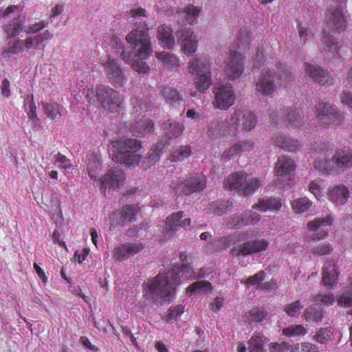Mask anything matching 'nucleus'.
<instances>
[{
	"label": "nucleus",
	"mask_w": 352,
	"mask_h": 352,
	"mask_svg": "<svg viewBox=\"0 0 352 352\" xmlns=\"http://www.w3.org/2000/svg\"><path fill=\"white\" fill-rule=\"evenodd\" d=\"M144 246L139 243H124L116 247L113 251V257L118 261H122L142 252Z\"/></svg>",
	"instance_id": "obj_22"
},
{
	"label": "nucleus",
	"mask_w": 352,
	"mask_h": 352,
	"mask_svg": "<svg viewBox=\"0 0 352 352\" xmlns=\"http://www.w3.org/2000/svg\"><path fill=\"white\" fill-rule=\"evenodd\" d=\"M265 342L260 334L254 333L248 341L250 352H263Z\"/></svg>",
	"instance_id": "obj_42"
},
{
	"label": "nucleus",
	"mask_w": 352,
	"mask_h": 352,
	"mask_svg": "<svg viewBox=\"0 0 352 352\" xmlns=\"http://www.w3.org/2000/svg\"><path fill=\"white\" fill-rule=\"evenodd\" d=\"M276 145L287 152H295L300 148L298 140L289 138L283 135H278L274 139Z\"/></svg>",
	"instance_id": "obj_34"
},
{
	"label": "nucleus",
	"mask_w": 352,
	"mask_h": 352,
	"mask_svg": "<svg viewBox=\"0 0 352 352\" xmlns=\"http://www.w3.org/2000/svg\"><path fill=\"white\" fill-rule=\"evenodd\" d=\"M112 146L115 148L112 157L113 161L129 166L140 162V151L142 148L140 141L132 138L116 140L112 142Z\"/></svg>",
	"instance_id": "obj_5"
},
{
	"label": "nucleus",
	"mask_w": 352,
	"mask_h": 352,
	"mask_svg": "<svg viewBox=\"0 0 352 352\" xmlns=\"http://www.w3.org/2000/svg\"><path fill=\"white\" fill-rule=\"evenodd\" d=\"M87 169L89 177L94 181H97L99 175L98 170L101 169L100 162L96 160L89 161Z\"/></svg>",
	"instance_id": "obj_55"
},
{
	"label": "nucleus",
	"mask_w": 352,
	"mask_h": 352,
	"mask_svg": "<svg viewBox=\"0 0 352 352\" xmlns=\"http://www.w3.org/2000/svg\"><path fill=\"white\" fill-rule=\"evenodd\" d=\"M188 71L191 74H197L194 82L197 90L204 93L212 85L210 63L206 57L194 58L188 63Z\"/></svg>",
	"instance_id": "obj_8"
},
{
	"label": "nucleus",
	"mask_w": 352,
	"mask_h": 352,
	"mask_svg": "<svg viewBox=\"0 0 352 352\" xmlns=\"http://www.w3.org/2000/svg\"><path fill=\"white\" fill-rule=\"evenodd\" d=\"M322 41L327 47V49L324 48V52L328 50L332 54H340V49L338 48V41L334 36L329 34H324L322 38Z\"/></svg>",
	"instance_id": "obj_46"
},
{
	"label": "nucleus",
	"mask_w": 352,
	"mask_h": 352,
	"mask_svg": "<svg viewBox=\"0 0 352 352\" xmlns=\"http://www.w3.org/2000/svg\"><path fill=\"white\" fill-rule=\"evenodd\" d=\"M257 123L256 116L249 111H237L231 118V124L241 130L250 131Z\"/></svg>",
	"instance_id": "obj_20"
},
{
	"label": "nucleus",
	"mask_w": 352,
	"mask_h": 352,
	"mask_svg": "<svg viewBox=\"0 0 352 352\" xmlns=\"http://www.w3.org/2000/svg\"><path fill=\"white\" fill-rule=\"evenodd\" d=\"M282 206V201L278 198H268L259 199L257 204L253 205L254 209L261 212L272 211L276 212Z\"/></svg>",
	"instance_id": "obj_30"
},
{
	"label": "nucleus",
	"mask_w": 352,
	"mask_h": 352,
	"mask_svg": "<svg viewBox=\"0 0 352 352\" xmlns=\"http://www.w3.org/2000/svg\"><path fill=\"white\" fill-rule=\"evenodd\" d=\"M124 179V173L120 170H109L102 177L98 179L100 190L105 192L107 189L119 188Z\"/></svg>",
	"instance_id": "obj_21"
},
{
	"label": "nucleus",
	"mask_w": 352,
	"mask_h": 352,
	"mask_svg": "<svg viewBox=\"0 0 352 352\" xmlns=\"http://www.w3.org/2000/svg\"><path fill=\"white\" fill-rule=\"evenodd\" d=\"M175 35L177 38V43L184 54L189 56L196 52L198 40L190 28H181L175 32Z\"/></svg>",
	"instance_id": "obj_15"
},
{
	"label": "nucleus",
	"mask_w": 352,
	"mask_h": 352,
	"mask_svg": "<svg viewBox=\"0 0 352 352\" xmlns=\"http://www.w3.org/2000/svg\"><path fill=\"white\" fill-rule=\"evenodd\" d=\"M182 264L174 265L170 270L160 272L154 277L148 280L143 288L144 297L153 302H160L164 305L170 302L174 298L176 287L180 279L190 280L204 277L202 269L199 274H196L190 266L192 261V257H188L184 252L179 253Z\"/></svg>",
	"instance_id": "obj_1"
},
{
	"label": "nucleus",
	"mask_w": 352,
	"mask_h": 352,
	"mask_svg": "<svg viewBox=\"0 0 352 352\" xmlns=\"http://www.w3.org/2000/svg\"><path fill=\"white\" fill-rule=\"evenodd\" d=\"M166 146V143L162 141L153 144L142 161V167L147 169L157 164Z\"/></svg>",
	"instance_id": "obj_27"
},
{
	"label": "nucleus",
	"mask_w": 352,
	"mask_h": 352,
	"mask_svg": "<svg viewBox=\"0 0 352 352\" xmlns=\"http://www.w3.org/2000/svg\"><path fill=\"white\" fill-rule=\"evenodd\" d=\"M239 155L237 149L234 144L228 149L225 150L221 155V161L222 162H228L232 160L236 155Z\"/></svg>",
	"instance_id": "obj_62"
},
{
	"label": "nucleus",
	"mask_w": 352,
	"mask_h": 352,
	"mask_svg": "<svg viewBox=\"0 0 352 352\" xmlns=\"http://www.w3.org/2000/svg\"><path fill=\"white\" fill-rule=\"evenodd\" d=\"M323 181L320 179L311 181L309 184V190L315 196L317 199H320L322 196Z\"/></svg>",
	"instance_id": "obj_54"
},
{
	"label": "nucleus",
	"mask_w": 352,
	"mask_h": 352,
	"mask_svg": "<svg viewBox=\"0 0 352 352\" xmlns=\"http://www.w3.org/2000/svg\"><path fill=\"white\" fill-rule=\"evenodd\" d=\"M275 89V82L272 72L263 69L261 78L256 82V90L263 96L272 95Z\"/></svg>",
	"instance_id": "obj_24"
},
{
	"label": "nucleus",
	"mask_w": 352,
	"mask_h": 352,
	"mask_svg": "<svg viewBox=\"0 0 352 352\" xmlns=\"http://www.w3.org/2000/svg\"><path fill=\"white\" fill-rule=\"evenodd\" d=\"M53 35L48 30L36 34L32 38L23 41V47L27 50L33 48L34 50L43 51L47 43L52 38Z\"/></svg>",
	"instance_id": "obj_26"
},
{
	"label": "nucleus",
	"mask_w": 352,
	"mask_h": 352,
	"mask_svg": "<svg viewBox=\"0 0 352 352\" xmlns=\"http://www.w3.org/2000/svg\"><path fill=\"white\" fill-rule=\"evenodd\" d=\"M149 30L145 21H137L135 28L125 36L126 41L135 52V56L140 58L134 60L131 64L132 69L139 74H145L150 71V67L144 60L153 54Z\"/></svg>",
	"instance_id": "obj_2"
},
{
	"label": "nucleus",
	"mask_w": 352,
	"mask_h": 352,
	"mask_svg": "<svg viewBox=\"0 0 352 352\" xmlns=\"http://www.w3.org/2000/svg\"><path fill=\"white\" fill-rule=\"evenodd\" d=\"M191 148L189 146H181L174 151L170 157V160L173 162H181L190 156Z\"/></svg>",
	"instance_id": "obj_41"
},
{
	"label": "nucleus",
	"mask_w": 352,
	"mask_h": 352,
	"mask_svg": "<svg viewBox=\"0 0 352 352\" xmlns=\"http://www.w3.org/2000/svg\"><path fill=\"white\" fill-rule=\"evenodd\" d=\"M333 338V332L331 327L320 328L314 336V340L320 344H326Z\"/></svg>",
	"instance_id": "obj_47"
},
{
	"label": "nucleus",
	"mask_w": 352,
	"mask_h": 352,
	"mask_svg": "<svg viewBox=\"0 0 352 352\" xmlns=\"http://www.w3.org/2000/svg\"><path fill=\"white\" fill-rule=\"evenodd\" d=\"M249 232H239L228 236H222L208 244V247L213 252H218L230 248V254L234 256H248L263 252L267 250L269 243L265 239H256L247 241L234 247L236 243H241L248 239Z\"/></svg>",
	"instance_id": "obj_3"
},
{
	"label": "nucleus",
	"mask_w": 352,
	"mask_h": 352,
	"mask_svg": "<svg viewBox=\"0 0 352 352\" xmlns=\"http://www.w3.org/2000/svg\"><path fill=\"white\" fill-rule=\"evenodd\" d=\"M184 129L183 124L174 120L164 122L162 126L164 135L169 140L180 136L183 133Z\"/></svg>",
	"instance_id": "obj_32"
},
{
	"label": "nucleus",
	"mask_w": 352,
	"mask_h": 352,
	"mask_svg": "<svg viewBox=\"0 0 352 352\" xmlns=\"http://www.w3.org/2000/svg\"><path fill=\"white\" fill-rule=\"evenodd\" d=\"M332 223V217L327 215L324 217L317 218L307 223V228L310 231H316L322 226H329Z\"/></svg>",
	"instance_id": "obj_48"
},
{
	"label": "nucleus",
	"mask_w": 352,
	"mask_h": 352,
	"mask_svg": "<svg viewBox=\"0 0 352 352\" xmlns=\"http://www.w3.org/2000/svg\"><path fill=\"white\" fill-rule=\"evenodd\" d=\"M314 114L317 122L325 127L340 126L344 120V113L327 102L316 104Z\"/></svg>",
	"instance_id": "obj_9"
},
{
	"label": "nucleus",
	"mask_w": 352,
	"mask_h": 352,
	"mask_svg": "<svg viewBox=\"0 0 352 352\" xmlns=\"http://www.w3.org/2000/svg\"><path fill=\"white\" fill-rule=\"evenodd\" d=\"M307 333L305 327L301 324L291 325L283 329V334L287 337H294L305 335Z\"/></svg>",
	"instance_id": "obj_52"
},
{
	"label": "nucleus",
	"mask_w": 352,
	"mask_h": 352,
	"mask_svg": "<svg viewBox=\"0 0 352 352\" xmlns=\"http://www.w3.org/2000/svg\"><path fill=\"white\" fill-rule=\"evenodd\" d=\"M161 93L165 100L168 103H174L179 101L181 98L177 89L171 88L168 86L164 85L161 88Z\"/></svg>",
	"instance_id": "obj_43"
},
{
	"label": "nucleus",
	"mask_w": 352,
	"mask_h": 352,
	"mask_svg": "<svg viewBox=\"0 0 352 352\" xmlns=\"http://www.w3.org/2000/svg\"><path fill=\"white\" fill-rule=\"evenodd\" d=\"M207 178L203 174H193L185 180L172 182L170 188L177 196L188 195L203 190L206 186Z\"/></svg>",
	"instance_id": "obj_11"
},
{
	"label": "nucleus",
	"mask_w": 352,
	"mask_h": 352,
	"mask_svg": "<svg viewBox=\"0 0 352 352\" xmlns=\"http://www.w3.org/2000/svg\"><path fill=\"white\" fill-rule=\"evenodd\" d=\"M140 208L138 205H125L121 209L114 211L110 216V220L114 225L123 226L133 220Z\"/></svg>",
	"instance_id": "obj_19"
},
{
	"label": "nucleus",
	"mask_w": 352,
	"mask_h": 352,
	"mask_svg": "<svg viewBox=\"0 0 352 352\" xmlns=\"http://www.w3.org/2000/svg\"><path fill=\"white\" fill-rule=\"evenodd\" d=\"M43 111L47 118L51 120H58L66 113L64 107L57 102H47L44 104Z\"/></svg>",
	"instance_id": "obj_33"
},
{
	"label": "nucleus",
	"mask_w": 352,
	"mask_h": 352,
	"mask_svg": "<svg viewBox=\"0 0 352 352\" xmlns=\"http://www.w3.org/2000/svg\"><path fill=\"white\" fill-rule=\"evenodd\" d=\"M225 73L231 80L238 79L244 71V58L235 50H230L225 61Z\"/></svg>",
	"instance_id": "obj_14"
},
{
	"label": "nucleus",
	"mask_w": 352,
	"mask_h": 352,
	"mask_svg": "<svg viewBox=\"0 0 352 352\" xmlns=\"http://www.w3.org/2000/svg\"><path fill=\"white\" fill-rule=\"evenodd\" d=\"M212 289V285L208 280H198L190 285L186 291V294L188 296H191L195 292L203 291L204 292H209Z\"/></svg>",
	"instance_id": "obj_37"
},
{
	"label": "nucleus",
	"mask_w": 352,
	"mask_h": 352,
	"mask_svg": "<svg viewBox=\"0 0 352 352\" xmlns=\"http://www.w3.org/2000/svg\"><path fill=\"white\" fill-rule=\"evenodd\" d=\"M265 277V272L261 270L253 276L248 277L244 283L247 285H255L256 284L261 282Z\"/></svg>",
	"instance_id": "obj_63"
},
{
	"label": "nucleus",
	"mask_w": 352,
	"mask_h": 352,
	"mask_svg": "<svg viewBox=\"0 0 352 352\" xmlns=\"http://www.w3.org/2000/svg\"><path fill=\"white\" fill-rule=\"evenodd\" d=\"M306 73L314 81L320 85H329L332 84L333 79L329 73L326 72L317 65L305 63Z\"/></svg>",
	"instance_id": "obj_25"
},
{
	"label": "nucleus",
	"mask_w": 352,
	"mask_h": 352,
	"mask_svg": "<svg viewBox=\"0 0 352 352\" xmlns=\"http://www.w3.org/2000/svg\"><path fill=\"white\" fill-rule=\"evenodd\" d=\"M201 9L197 6H195L192 4L188 5L186 8H184L183 14L186 21L192 25L199 18L200 14Z\"/></svg>",
	"instance_id": "obj_39"
},
{
	"label": "nucleus",
	"mask_w": 352,
	"mask_h": 352,
	"mask_svg": "<svg viewBox=\"0 0 352 352\" xmlns=\"http://www.w3.org/2000/svg\"><path fill=\"white\" fill-rule=\"evenodd\" d=\"M226 124L222 121L215 120L210 122L208 128V135L217 139L225 134Z\"/></svg>",
	"instance_id": "obj_36"
},
{
	"label": "nucleus",
	"mask_w": 352,
	"mask_h": 352,
	"mask_svg": "<svg viewBox=\"0 0 352 352\" xmlns=\"http://www.w3.org/2000/svg\"><path fill=\"white\" fill-rule=\"evenodd\" d=\"M235 148L237 149V152L239 154L243 152H248L252 151L254 147V144L250 140H239L234 144Z\"/></svg>",
	"instance_id": "obj_58"
},
{
	"label": "nucleus",
	"mask_w": 352,
	"mask_h": 352,
	"mask_svg": "<svg viewBox=\"0 0 352 352\" xmlns=\"http://www.w3.org/2000/svg\"><path fill=\"white\" fill-rule=\"evenodd\" d=\"M226 226L230 229H239L243 228L241 214H234L230 216L227 219Z\"/></svg>",
	"instance_id": "obj_59"
},
{
	"label": "nucleus",
	"mask_w": 352,
	"mask_h": 352,
	"mask_svg": "<svg viewBox=\"0 0 352 352\" xmlns=\"http://www.w3.org/2000/svg\"><path fill=\"white\" fill-rule=\"evenodd\" d=\"M133 105L134 108L136 109V111H147L151 109V101L150 98H146L142 100H136L135 102L133 103Z\"/></svg>",
	"instance_id": "obj_64"
},
{
	"label": "nucleus",
	"mask_w": 352,
	"mask_h": 352,
	"mask_svg": "<svg viewBox=\"0 0 352 352\" xmlns=\"http://www.w3.org/2000/svg\"><path fill=\"white\" fill-rule=\"evenodd\" d=\"M303 316L306 321L318 323L324 318V311L316 305H311L305 309Z\"/></svg>",
	"instance_id": "obj_35"
},
{
	"label": "nucleus",
	"mask_w": 352,
	"mask_h": 352,
	"mask_svg": "<svg viewBox=\"0 0 352 352\" xmlns=\"http://www.w3.org/2000/svg\"><path fill=\"white\" fill-rule=\"evenodd\" d=\"M157 37L162 47L172 49L175 45V38L173 36L172 29L165 24L157 28Z\"/></svg>",
	"instance_id": "obj_28"
},
{
	"label": "nucleus",
	"mask_w": 352,
	"mask_h": 352,
	"mask_svg": "<svg viewBox=\"0 0 352 352\" xmlns=\"http://www.w3.org/2000/svg\"><path fill=\"white\" fill-rule=\"evenodd\" d=\"M338 305L343 307H349L352 306V291L346 292L340 294L337 298Z\"/></svg>",
	"instance_id": "obj_60"
},
{
	"label": "nucleus",
	"mask_w": 352,
	"mask_h": 352,
	"mask_svg": "<svg viewBox=\"0 0 352 352\" xmlns=\"http://www.w3.org/2000/svg\"><path fill=\"white\" fill-rule=\"evenodd\" d=\"M22 20L19 17L18 19H14L12 21L11 23L6 25L5 27V32L8 37L11 38L19 34L22 30Z\"/></svg>",
	"instance_id": "obj_44"
},
{
	"label": "nucleus",
	"mask_w": 352,
	"mask_h": 352,
	"mask_svg": "<svg viewBox=\"0 0 352 352\" xmlns=\"http://www.w3.org/2000/svg\"><path fill=\"white\" fill-rule=\"evenodd\" d=\"M314 151L318 156L314 160V166L320 172L332 175L336 168L337 170L343 171L352 166V151L337 152L333 155L329 142L316 143Z\"/></svg>",
	"instance_id": "obj_4"
},
{
	"label": "nucleus",
	"mask_w": 352,
	"mask_h": 352,
	"mask_svg": "<svg viewBox=\"0 0 352 352\" xmlns=\"http://www.w3.org/2000/svg\"><path fill=\"white\" fill-rule=\"evenodd\" d=\"M303 308L300 300L287 304L284 307V311L289 317L298 316L300 310Z\"/></svg>",
	"instance_id": "obj_51"
},
{
	"label": "nucleus",
	"mask_w": 352,
	"mask_h": 352,
	"mask_svg": "<svg viewBox=\"0 0 352 352\" xmlns=\"http://www.w3.org/2000/svg\"><path fill=\"white\" fill-rule=\"evenodd\" d=\"M296 169V164L293 160L285 156H280L276 164L274 171L276 175L283 177L289 175Z\"/></svg>",
	"instance_id": "obj_29"
},
{
	"label": "nucleus",
	"mask_w": 352,
	"mask_h": 352,
	"mask_svg": "<svg viewBox=\"0 0 352 352\" xmlns=\"http://www.w3.org/2000/svg\"><path fill=\"white\" fill-rule=\"evenodd\" d=\"M267 315V312L259 309H253L249 312L248 321L250 324L262 322Z\"/></svg>",
	"instance_id": "obj_53"
},
{
	"label": "nucleus",
	"mask_w": 352,
	"mask_h": 352,
	"mask_svg": "<svg viewBox=\"0 0 352 352\" xmlns=\"http://www.w3.org/2000/svg\"><path fill=\"white\" fill-rule=\"evenodd\" d=\"M322 274V284L323 285L333 289L337 287L339 272L333 261H329L324 263Z\"/></svg>",
	"instance_id": "obj_23"
},
{
	"label": "nucleus",
	"mask_w": 352,
	"mask_h": 352,
	"mask_svg": "<svg viewBox=\"0 0 352 352\" xmlns=\"http://www.w3.org/2000/svg\"><path fill=\"white\" fill-rule=\"evenodd\" d=\"M248 175L244 171H238L230 174L223 182V187L226 190H235L241 195H253L256 190L262 184L261 180L252 178L247 179Z\"/></svg>",
	"instance_id": "obj_7"
},
{
	"label": "nucleus",
	"mask_w": 352,
	"mask_h": 352,
	"mask_svg": "<svg viewBox=\"0 0 352 352\" xmlns=\"http://www.w3.org/2000/svg\"><path fill=\"white\" fill-rule=\"evenodd\" d=\"M232 207L233 204L228 200L217 201L211 204L212 213L219 216L226 213L228 211L230 210Z\"/></svg>",
	"instance_id": "obj_38"
},
{
	"label": "nucleus",
	"mask_w": 352,
	"mask_h": 352,
	"mask_svg": "<svg viewBox=\"0 0 352 352\" xmlns=\"http://www.w3.org/2000/svg\"><path fill=\"white\" fill-rule=\"evenodd\" d=\"M126 127L130 133L139 138L145 137L154 131L153 122L145 116L135 118Z\"/></svg>",
	"instance_id": "obj_17"
},
{
	"label": "nucleus",
	"mask_w": 352,
	"mask_h": 352,
	"mask_svg": "<svg viewBox=\"0 0 352 352\" xmlns=\"http://www.w3.org/2000/svg\"><path fill=\"white\" fill-rule=\"evenodd\" d=\"M184 217V212L179 211L169 215L165 221L164 232L166 238L173 236L179 228H186L190 224V219Z\"/></svg>",
	"instance_id": "obj_18"
},
{
	"label": "nucleus",
	"mask_w": 352,
	"mask_h": 352,
	"mask_svg": "<svg viewBox=\"0 0 352 352\" xmlns=\"http://www.w3.org/2000/svg\"><path fill=\"white\" fill-rule=\"evenodd\" d=\"M326 17V26L331 32L341 34L347 30L348 22L342 9L331 8L328 10Z\"/></svg>",
	"instance_id": "obj_16"
},
{
	"label": "nucleus",
	"mask_w": 352,
	"mask_h": 352,
	"mask_svg": "<svg viewBox=\"0 0 352 352\" xmlns=\"http://www.w3.org/2000/svg\"><path fill=\"white\" fill-rule=\"evenodd\" d=\"M101 66L108 81L115 87H124L128 78L121 65L114 58L102 60Z\"/></svg>",
	"instance_id": "obj_12"
},
{
	"label": "nucleus",
	"mask_w": 352,
	"mask_h": 352,
	"mask_svg": "<svg viewBox=\"0 0 352 352\" xmlns=\"http://www.w3.org/2000/svg\"><path fill=\"white\" fill-rule=\"evenodd\" d=\"M155 56L167 67L173 68L178 66V59L177 57L168 52H157Z\"/></svg>",
	"instance_id": "obj_40"
},
{
	"label": "nucleus",
	"mask_w": 352,
	"mask_h": 352,
	"mask_svg": "<svg viewBox=\"0 0 352 352\" xmlns=\"http://www.w3.org/2000/svg\"><path fill=\"white\" fill-rule=\"evenodd\" d=\"M241 215L243 227L254 225L260 220V215L253 210L244 211Z\"/></svg>",
	"instance_id": "obj_49"
},
{
	"label": "nucleus",
	"mask_w": 352,
	"mask_h": 352,
	"mask_svg": "<svg viewBox=\"0 0 352 352\" xmlns=\"http://www.w3.org/2000/svg\"><path fill=\"white\" fill-rule=\"evenodd\" d=\"M292 206L296 213H303L311 206V202L307 197H300L292 202Z\"/></svg>",
	"instance_id": "obj_45"
},
{
	"label": "nucleus",
	"mask_w": 352,
	"mask_h": 352,
	"mask_svg": "<svg viewBox=\"0 0 352 352\" xmlns=\"http://www.w3.org/2000/svg\"><path fill=\"white\" fill-rule=\"evenodd\" d=\"M96 98L103 109L111 113L119 112L124 100L118 91L104 85L96 87Z\"/></svg>",
	"instance_id": "obj_10"
},
{
	"label": "nucleus",
	"mask_w": 352,
	"mask_h": 352,
	"mask_svg": "<svg viewBox=\"0 0 352 352\" xmlns=\"http://www.w3.org/2000/svg\"><path fill=\"white\" fill-rule=\"evenodd\" d=\"M332 250L330 243H323L316 246L310 250V252L314 255H325Z\"/></svg>",
	"instance_id": "obj_61"
},
{
	"label": "nucleus",
	"mask_w": 352,
	"mask_h": 352,
	"mask_svg": "<svg viewBox=\"0 0 352 352\" xmlns=\"http://www.w3.org/2000/svg\"><path fill=\"white\" fill-rule=\"evenodd\" d=\"M329 199L337 205L344 204L349 196L348 188L344 185H338L328 192Z\"/></svg>",
	"instance_id": "obj_31"
},
{
	"label": "nucleus",
	"mask_w": 352,
	"mask_h": 352,
	"mask_svg": "<svg viewBox=\"0 0 352 352\" xmlns=\"http://www.w3.org/2000/svg\"><path fill=\"white\" fill-rule=\"evenodd\" d=\"M54 165L60 164V168L63 169H69L72 166L71 160L65 155L61 154L59 151L54 153V160L53 161Z\"/></svg>",
	"instance_id": "obj_56"
},
{
	"label": "nucleus",
	"mask_w": 352,
	"mask_h": 352,
	"mask_svg": "<svg viewBox=\"0 0 352 352\" xmlns=\"http://www.w3.org/2000/svg\"><path fill=\"white\" fill-rule=\"evenodd\" d=\"M214 99L212 105L214 109L227 110L234 103L236 96L231 84H221L214 88Z\"/></svg>",
	"instance_id": "obj_13"
},
{
	"label": "nucleus",
	"mask_w": 352,
	"mask_h": 352,
	"mask_svg": "<svg viewBox=\"0 0 352 352\" xmlns=\"http://www.w3.org/2000/svg\"><path fill=\"white\" fill-rule=\"evenodd\" d=\"M314 302H320L322 304L329 307L335 302L336 300L333 294H318L313 297Z\"/></svg>",
	"instance_id": "obj_57"
},
{
	"label": "nucleus",
	"mask_w": 352,
	"mask_h": 352,
	"mask_svg": "<svg viewBox=\"0 0 352 352\" xmlns=\"http://www.w3.org/2000/svg\"><path fill=\"white\" fill-rule=\"evenodd\" d=\"M184 312V307L182 305H177L170 307L168 311L167 314L164 318L166 322H169L172 320H176Z\"/></svg>",
	"instance_id": "obj_50"
},
{
	"label": "nucleus",
	"mask_w": 352,
	"mask_h": 352,
	"mask_svg": "<svg viewBox=\"0 0 352 352\" xmlns=\"http://www.w3.org/2000/svg\"><path fill=\"white\" fill-rule=\"evenodd\" d=\"M303 112L301 109L296 108L294 110L288 108H280L272 111L270 114V122L276 128H288L304 131L306 128L304 126L302 120Z\"/></svg>",
	"instance_id": "obj_6"
}]
</instances>
